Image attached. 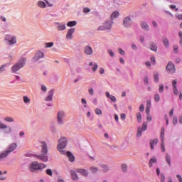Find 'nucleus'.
Instances as JSON below:
<instances>
[{"instance_id":"nucleus-1","label":"nucleus","mask_w":182,"mask_h":182,"mask_svg":"<svg viewBox=\"0 0 182 182\" xmlns=\"http://www.w3.org/2000/svg\"><path fill=\"white\" fill-rule=\"evenodd\" d=\"M41 154L34 155V157H36L37 160H41V161L46 163L48 161V144L45 141H41Z\"/></svg>"},{"instance_id":"nucleus-2","label":"nucleus","mask_w":182,"mask_h":182,"mask_svg":"<svg viewBox=\"0 0 182 182\" xmlns=\"http://www.w3.org/2000/svg\"><path fill=\"white\" fill-rule=\"evenodd\" d=\"M67 144L68 139H66V137H62L58 140L57 149L61 154H66V152L65 151V150H63V149L66 147Z\"/></svg>"},{"instance_id":"nucleus-3","label":"nucleus","mask_w":182,"mask_h":182,"mask_svg":"<svg viewBox=\"0 0 182 182\" xmlns=\"http://www.w3.org/2000/svg\"><path fill=\"white\" fill-rule=\"evenodd\" d=\"M26 63V58H21L12 67V72L13 73H16L18 70L22 69L23 67L25 66Z\"/></svg>"},{"instance_id":"nucleus-4","label":"nucleus","mask_w":182,"mask_h":182,"mask_svg":"<svg viewBox=\"0 0 182 182\" xmlns=\"http://www.w3.org/2000/svg\"><path fill=\"white\" fill-rule=\"evenodd\" d=\"M46 168V165L42 163L33 162L29 166L30 171L33 173L36 170H43Z\"/></svg>"},{"instance_id":"nucleus-5","label":"nucleus","mask_w":182,"mask_h":182,"mask_svg":"<svg viewBox=\"0 0 182 182\" xmlns=\"http://www.w3.org/2000/svg\"><path fill=\"white\" fill-rule=\"evenodd\" d=\"M113 25V21L109 20L104 23L103 26H100L98 28V31H110Z\"/></svg>"},{"instance_id":"nucleus-6","label":"nucleus","mask_w":182,"mask_h":182,"mask_svg":"<svg viewBox=\"0 0 182 182\" xmlns=\"http://www.w3.org/2000/svg\"><path fill=\"white\" fill-rule=\"evenodd\" d=\"M146 130H147V123L144 122L142 124V127H139L138 128L136 137H141V134H143V132H146Z\"/></svg>"},{"instance_id":"nucleus-7","label":"nucleus","mask_w":182,"mask_h":182,"mask_svg":"<svg viewBox=\"0 0 182 182\" xmlns=\"http://www.w3.org/2000/svg\"><path fill=\"white\" fill-rule=\"evenodd\" d=\"M133 23L132 18L129 16H127L124 18L123 25L125 28H130Z\"/></svg>"},{"instance_id":"nucleus-8","label":"nucleus","mask_w":182,"mask_h":182,"mask_svg":"<svg viewBox=\"0 0 182 182\" xmlns=\"http://www.w3.org/2000/svg\"><path fill=\"white\" fill-rule=\"evenodd\" d=\"M65 112L63 111H60L58 113V124H63V117H65Z\"/></svg>"},{"instance_id":"nucleus-9","label":"nucleus","mask_w":182,"mask_h":182,"mask_svg":"<svg viewBox=\"0 0 182 182\" xmlns=\"http://www.w3.org/2000/svg\"><path fill=\"white\" fill-rule=\"evenodd\" d=\"M73 33H75V28L68 29L66 34V39L68 41H72L73 39Z\"/></svg>"},{"instance_id":"nucleus-10","label":"nucleus","mask_w":182,"mask_h":182,"mask_svg":"<svg viewBox=\"0 0 182 182\" xmlns=\"http://www.w3.org/2000/svg\"><path fill=\"white\" fill-rule=\"evenodd\" d=\"M43 56H45V55L43 54V52L37 51L36 53L34 58H33V60L34 62H37V60H38L39 59H42V58H43Z\"/></svg>"},{"instance_id":"nucleus-11","label":"nucleus","mask_w":182,"mask_h":182,"mask_svg":"<svg viewBox=\"0 0 182 182\" xmlns=\"http://www.w3.org/2000/svg\"><path fill=\"white\" fill-rule=\"evenodd\" d=\"M166 70L168 73H174L176 72L174 64L169 63L166 66Z\"/></svg>"},{"instance_id":"nucleus-12","label":"nucleus","mask_w":182,"mask_h":182,"mask_svg":"<svg viewBox=\"0 0 182 182\" xmlns=\"http://www.w3.org/2000/svg\"><path fill=\"white\" fill-rule=\"evenodd\" d=\"M53 93H55V90L53 89L48 91V95L45 99L46 102H52V100H53Z\"/></svg>"},{"instance_id":"nucleus-13","label":"nucleus","mask_w":182,"mask_h":182,"mask_svg":"<svg viewBox=\"0 0 182 182\" xmlns=\"http://www.w3.org/2000/svg\"><path fill=\"white\" fill-rule=\"evenodd\" d=\"M0 129H5V133H11L12 132V129L10 127H8L7 124H4L0 121Z\"/></svg>"},{"instance_id":"nucleus-14","label":"nucleus","mask_w":182,"mask_h":182,"mask_svg":"<svg viewBox=\"0 0 182 182\" xmlns=\"http://www.w3.org/2000/svg\"><path fill=\"white\" fill-rule=\"evenodd\" d=\"M16 147H18V145L16 144V143H13L9 146L6 151L8 152L9 154L10 153H12V151H14L16 149Z\"/></svg>"},{"instance_id":"nucleus-15","label":"nucleus","mask_w":182,"mask_h":182,"mask_svg":"<svg viewBox=\"0 0 182 182\" xmlns=\"http://www.w3.org/2000/svg\"><path fill=\"white\" fill-rule=\"evenodd\" d=\"M57 31H65L66 24L63 23H55Z\"/></svg>"},{"instance_id":"nucleus-16","label":"nucleus","mask_w":182,"mask_h":182,"mask_svg":"<svg viewBox=\"0 0 182 182\" xmlns=\"http://www.w3.org/2000/svg\"><path fill=\"white\" fill-rule=\"evenodd\" d=\"M76 171L77 173L82 174V176H84V177H87V176H89V173L86 169L78 168Z\"/></svg>"},{"instance_id":"nucleus-17","label":"nucleus","mask_w":182,"mask_h":182,"mask_svg":"<svg viewBox=\"0 0 182 182\" xmlns=\"http://www.w3.org/2000/svg\"><path fill=\"white\" fill-rule=\"evenodd\" d=\"M84 52L85 55H92V53H93V49L92 48V47L87 46L84 49Z\"/></svg>"},{"instance_id":"nucleus-18","label":"nucleus","mask_w":182,"mask_h":182,"mask_svg":"<svg viewBox=\"0 0 182 182\" xmlns=\"http://www.w3.org/2000/svg\"><path fill=\"white\" fill-rule=\"evenodd\" d=\"M67 157L68 158L69 161L71 163H73L75 161V156H73V154L70 151H67Z\"/></svg>"},{"instance_id":"nucleus-19","label":"nucleus","mask_w":182,"mask_h":182,"mask_svg":"<svg viewBox=\"0 0 182 182\" xmlns=\"http://www.w3.org/2000/svg\"><path fill=\"white\" fill-rule=\"evenodd\" d=\"M102 168V173H108L109 170H110V168L109 167V165L102 164L100 166Z\"/></svg>"},{"instance_id":"nucleus-20","label":"nucleus","mask_w":182,"mask_h":182,"mask_svg":"<svg viewBox=\"0 0 182 182\" xmlns=\"http://www.w3.org/2000/svg\"><path fill=\"white\" fill-rule=\"evenodd\" d=\"M9 155V153L6 151V150L4 151L3 152L0 153V159H1V160H4V159H6Z\"/></svg>"},{"instance_id":"nucleus-21","label":"nucleus","mask_w":182,"mask_h":182,"mask_svg":"<svg viewBox=\"0 0 182 182\" xmlns=\"http://www.w3.org/2000/svg\"><path fill=\"white\" fill-rule=\"evenodd\" d=\"M70 174H71L73 180H75V181L79 180V176H77V174H76V172L75 171L71 170Z\"/></svg>"},{"instance_id":"nucleus-22","label":"nucleus","mask_w":182,"mask_h":182,"mask_svg":"<svg viewBox=\"0 0 182 182\" xmlns=\"http://www.w3.org/2000/svg\"><path fill=\"white\" fill-rule=\"evenodd\" d=\"M37 6H38L39 8L45 9V8H46V3H45V2L43 1H38L37 2Z\"/></svg>"},{"instance_id":"nucleus-23","label":"nucleus","mask_w":182,"mask_h":182,"mask_svg":"<svg viewBox=\"0 0 182 182\" xmlns=\"http://www.w3.org/2000/svg\"><path fill=\"white\" fill-rule=\"evenodd\" d=\"M157 143H159V140L156 139H154L153 141H151L150 146L151 150H154V146L157 145Z\"/></svg>"},{"instance_id":"nucleus-24","label":"nucleus","mask_w":182,"mask_h":182,"mask_svg":"<svg viewBox=\"0 0 182 182\" xmlns=\"http://www.w3.org/2000/svg\"><path fill=\"white\" fill-rule=\"evenodd\" d=\"M15 43H16V37L15 36H12L11 39L8 43H6V44L9 46L15 45Z\"/></svg>"},{"instance_id":"nucleus-25","label":"nucleus","mask_w":182,"mask_h":182,"mask_svg":"<svg viewBox=\"0 0 182 182\" xmlns=\"http://www.w3.org/2000/svg\"><path fill=\"white\" fill-rule=\"evenodd\" d=\"M77 24V22H76V21H68L67 23V26H68L69 28H73V26H76Z\"/></svg>"},{"instance_id":"nucleus-26","label":"nucleus","mask_w":182,"mask_h":182,"mask_svg":"<svg viewBox=\"0 0 182 182\" xmlns=\"http://www.w3.org/2000/svg\"><path fill=\"white\" fill-rule=\"evenodd\" d=\"M149 49L154 52H157V45L154 43H151L149 46Z\"/></svg>"},{"instance_id":"nucleus-27","label":"nucleus","mask_w":182,"mask_h":182,"mask_svg":"<svg viewBox=\"0 0 182 182\" xmlns=\"http://www.w3.org/2000/svg\"><path fill=\"white\" fill-rule=\"evenodd\" d=\"M89 66H93V68H92L93 72H96L97 70V68H99V66L97 65V63H94L92 62H90L89 63Z\"/></svg>"},{"instance_id":"nucleus-28","label":"nucleus","mask_w":182,"mask_h":182,"mask_svg":"<svg viewBox=\"0 0 182 182\" xmlns=\"http://www.w3.org/2000/svg\"><path fill=\"white\" fill-rule=\"evenodd\" d=\"M119 13L117 11H114L112 14H111V19H116V18H117L119 16Z\"/></svg>"},{"instance_id":"nucleus-29","label":"nucleus","mask_w":182,"mask_h":182,"mask_svg":"<svg viewBox=\"0 0 182 182\" xmlns=\"http://www.w3.org/2000/svg\"><path fill=\"white\" fill-rule=\"evenodd\" d=\"M154 163H157V159L154 156L149 160V167H153Z\"/></svg>"},{"instance_id":"nucleus-30","label":"nucleus","mask_w":182,"mask_h":182,"mask_svg":"<svg viewBox=\"0 0 182 182\" xmlns=\"http://www.w3.org/2000/svg\"><path fill=\"white\" fill-rule=\"evenodd\" d=\"M141 26L142 29H144V31H149V25L146 24V22H142L141 23Z\"/></svg>"},{"instance_id":"nucleus-31","label":"nucleus","mask_w":182,"mask_h":182,"mask_svg":"<svg viewBox=\"0 0 182 182\" xmlns=\"http://www.w3.org/2000/svg\"><path fill=\"white\" fill-rule=\"evenodd\" d=\"M162 41H163V43H164V46H165V48H168V45H169L168 39L167 38H166V37H164L162 38Z\"/></svg>"},{"instance_id":"nucleus-32","label":"nucleus","mask_w":182,"mask_h":182,"mask_svg":"<svg viewBox=\"0 0 182 182\" xmlns=\"http://www.w3.org/2000/svg\"><path fill=\"white\" fill-rule=\"evenodd\" d=\"M4 121L8 122L9 123H12V122H15V119L11 117H6L4 118Z\"/></svg>"},{"instance_id":"nucleus-33","label":"nucleus","mask_w":182,"mask_h":182,"mask_svg":"<svg viewBox=\"0 0 182 182\" xmlns=\"http://www.w3.org/2000/svg\"><path fill=\"white\" fill-rule=\"evenodd\" d=\"M166 160L168 166H171V158L170 157V155H168V154H166Z\"/></svg>"},{"instance_id":"nucleus-34","label":"nucleus","mask_w":182,"mask_h":182,"mask_svg":"<svg viewBox=\"0 0 182 182\" xmlns=\"http://www.w3.org/2000/svg\"><path fill=\"white\" fill-rule=\"evenodd\" d=\"M90 171L92 172L94 174L99 171V168L96 166H91L90 168Z\"/></svg>"},{"instance_id":"nucleus-35","label":"nucleus","mask_w":182,"mask_h":182,"mask_svg":"<svg viewBox=\"0 0 182 182\" xmlns=\"http://www.w3.org/2000/svg\"><path fill=\"white\" fill-rule=\"evenodd\" d=\"M23 99L24 103H26V105L31 103V99H29V97H28V96H24L23 97Z\"/></svg>"},{"instance_id":"nucleus-36","label":"nucleus","mask_w":182,"mask_h":182,"mask_svg":"<svg viewBox=\"0 0 182 182\" xmlns=\"http://www.w3.org/2000/svg\"><path fill=\"white\" fill-rule=\"evenodd\" d=\"M154 82H156V83H159V73H155L154 74Z\"/></svg>"},{"instance_id":"nucleus-37","label":"nucleus","mask_w":182,"mask_h":182,"mask_svg":"<svg viewBox=\"0 0 182 182\" xmlns=\"http://www.w3.org/2000/svg\"><path fill=\"white\" fill-rule=\"evenodd\" d=\"M160 137L161 139V141H164V127H162L161 129Z\"/></svg>"},{"instance_id":"nucleus-38","label":"nucleus","mask_w":182,"mask_h":182,"mask_svg":"<svg viewBox=\"0 0 182 182\" xmlns=\"http://www.w3.org/2000/svg\"><path fill=\"white\" fill-rule=\"evenodd\" d=\"M159 93H163L164 92V85H163V84L159 85Z\"/></svg>"},{"instance_id":"nucleus-39","label":"nucleus","mask_w":182,"mask_h":182,"mask_svg":"<svg viewBox=\"0 0 182 182\" xmlns=\"http://www.w3.org/2000/svg\"><path fill=\"white\" fill-rule=\"evenodd\" d=\"M121 168H122V171L124 172V173H126V171H127V165H126V164H122V166H121Z\"/></svg>"},{"instance_id":"nucleus-40","label":"nucleus","mask_w":182,"mask_h":182,"mask_svg":"<svg viewBox=\"0 0 182 182\" xmlns=\"http://www.w3.org/2000/svg\"><path fill=\"white\" fill-rule=\"evenodd\" d=\"M161 149L162 150V153H164V151H166V146H164V141H161Z\"/></svg>"},{"instance_id":"nucleus-41","label":"nucleus","mask_w":182,"mask_h":182,"mask_svg":"<svg viewBox=\"0 0 182 182\" xmlns=\"http://www.w3.org/2000/svg\"><path fill=\"white\" fill-rule=\"evenodd\" d=\"M4 39L6 42V43H7L8 42H9L12 39V36H11L10 35H6Z\"/></svg>"},{"instance_id":"nucleus-42","label":"nucleus","mask_w":182,"mask_h":182,"mask_svg":"<svg viewBox=\"0 0 182 182\" xmlns=\"http://www.w3.org/2000/svg\"><path fill=\"white\" fill-rule=\"evenodd\" d=\"M54 43L53 42H50V43H46L45 46L46 48H52L53 46Z\"/></svg>"},{"instance_id":"nucleus-43","label":"nucleus","mask_w":182,"mask_h":182,"mask_svg":"<svg viewBox=\"0 0 182 182\" xmlns=\"http://www.w3.org/2000/svg\"><path fill=\"white\" fill-rule=\"evenodd\" d=\"M154 100L155 102H159L160 100V95L159 94L154 95Z\"/></svg>"},{"instance_id":"nucleus-44","label":"nucleus","mask_w":182,"mask_h":182,"mask_svg":"<svg viewBox=\"0 0 182 182\" xmlns=\"http://www.w3.org/2000/svg\"><path fill=\"white\" fill-rule=\"evenodd\" d=\"M136 118H137V120L138 122H141V114L140 112H138L136 114Z\"/></svg>"},{"instance_id":"nucleus-45","label":"nucleus","mask_w":182,"mask_h":182,"mask_svg":"<svg viewBox=\"0 0 182 182\" xmlns=\"http://www.w3.org/2000/svg\"><path fill=\"white\" fill-rule=\"evenodd\" d=\"M161 182H166V176H164V173L161 174Z\"/></svg>"},{"instance_id":"nucleus-46","label":"nucleus","mask_w":182,"mask_h":182,"mask_svg":"<svg viewBox=\"0 0 182 182\" xmlns=\"http://www.w3.org/2000/svg\"><path fill=\"white\" fill-rule=\"evenodd\" d=\"M172 86L173 88L177 87V80H172Z\"/></svg>"},{"instance_id":"nucleus-47","label":"nucleus","mask_w":182,"mask_h":182,"mask_svg":"<svg viewBox=\"0 0 182 182\" xmlns=\"http://www.w3.org/2000/svg\"><path fill=\"white\" fill-rule=\"evenodd\" d=\"M46 174H48V176H52V175H53V172H52V170H51V169H47V170L46 171Z\"/></svg>"},{"instance_id":"nucleus-48","label":"nucleus","mask_w":182,"mask_h":182,"mask_svg":"<svg viewBox=\"0 0 182 182\" xmlns=\"http://www.w3.org/2000/svg\"><path fill=\"white\" fill-rule=\"evenodd\" d=\"M41 90H42V92H43L45 93V92H46V90H48V87H46L45 85H42Z\"/></svg>"},{"instance_id":"nucleus-49","label":"nucleus","mask_w":182,"mask_h":182,"mask_svg":"<svg viewBox=\"0 0 182 182\" xmlns=\"http://www.w3.org/2000/svg\"><path fill=\"white\" fill-rule=\"evenodd\" d=\"M88 92L91 96H93L95 95V91L93 90V88H89Z\"/></svg>"},{"instance_id":"nucleus-50","label":"nucleus","mask_w":182,"mask_h":182,"mask_svg":"<svg viewBox=\"0 0 182 182\" xmlns=\"http://www.w3.org/2000/svg\"><path fill=\"white\" fill-rule=\"evenodd\" d=\"M118 52H119V53H120V55H126V53L122 48H119Z\"/></svg>"},{"instance_id":"nucleus-51","label":"nucleus","mask_w":182,"mask_h":182,"mask_svg":"<svg viewBox=\"0 0 182 182\" xmlns=\"http://www.w3.org/2000/svg\"><path fill=\"white\" fill-rule=\"evenodd\" d=\"M177 123H178V120L177 119L176 117H174L173 118V124H177Z\"/></svg>"},{"instance_id":"nucleus-52","label":"nucleus","mask_w":182,"mask_h":182,"mask_svg":"<svg viewBox=\"0 0 182 182\" xmlns=\"http://www.w3.org/2000/svg\"><path fill=\"white\" fill-rule=\"evenodd\" d=\"M108 53L112 58H114V53L112 50H108Z\"/></svg>"},{"instance_id":"nucleus-53","label":"nucleus","mask_w":182,"mask_h":182,"mask_svg":"<svg viewBox=\"0 0 182 182\" xmlns=\"http://www.w3.org/2000/svg\"><path fill=\"white\" fill-rule=\"evenodd\" d=\"M83 12H84V14H87V13L90 12V9L85 7L83 9Z\"/></svg>"},{"instance_id":"nucleus-54","label":"nucleus","mask_w":182,"mask_h":182,"mask_svg":"<svg viewBox=\"0 0 182 182\" xmlns=\"http://www.w3.org/2000/svg\"><path fill=\"white\" fill-rule=\"evenodd\" d=\"M109 99L112 102H116V97H114V95H111V97H109Z\"/></svg>"},{"instance_id":"nucleus-55","label":"nucleus","mask_w":182,"mask_h":182,"mask_svg":"<svg viewBox=\"0 0 182 182\" xmlns=\"http://www.w3.org/2000/svg\"><path fill=\"white\" fill-rule=\"evenodd\" d=\"M173 52H174V53H177L178 52V46H173Z\"/></svg>"},{"instance_id":"nucleus-56","label":"nucleus","mask_w":182,"mask_h":182,"mask_svg":"<svg viewBox=\"0 0 182 182\" xmlns=\"http://www.w3.org/2000/svg\"><path fill=\"white\" fill-rule=\"evenodd\" d=\"M95 113H96V114H102V110L99 108H97L95 109Z\"/></svg>"},{"instance_id":"nucleus-57","label":"nucleus","mask_w":182,"mask_h":182,"mask_svg":"<svg viewBox=\"0 0 182 182\" xmlns=\"http://www.w3.org/2000/svg\"><path fill=\"white\" fill-rule=\"evenodd\" d=\"M173 93L176 96L178 95V90L177 89V87L173 88Z\"/></svg>"},{"instance_id":"nucleus-58","label":"nucleus","mask_w":182,"mask_h":182,"mask_svg":"<svg viewBox=\"0 0 182 182\" xmlns=\"http://www.w3.org/2000/svg\"><path fill=\"white\" fill-rule=\"evenodd\" d=\"M146 107H149V109L151 107V102L150 100L146 102Z\"/></svg>"},{"instance_id":"nucleus-59","label":"nucleus","mask_w":182,"mask_h":182,"mask_svg":"<svg viewBox=\"0 0 182 182\" xmlns=\"http://www.w3.org/2000/svg\"><path fill=\"white\" fill-rule=\"evenodd\" d=\"M2 171H0V180H6V177L2 176Z\"/></svg>"},{"instance_id":"nucleus-60","label":"nucleus","mask_w":182,"mask_h":182,"mask_svg":"<svg viewBox=\"0 0 182 182\" xmlns=\"http://www.w3.org/2000/svg\"><path fill=\"white\" fill-rule=\"evenodd\" d=\"M139 110H140V112H144V105H140Z\"/></svg>"},{"instance_id":"nucleus-61","label":"nucleus","mask_w":182,"mask_h":182,"mask_svg":"<svg viewBox=\"0 0 182 182\" xmlns=\"http://www.w3.org/2000/svg\"><path fill=\"white\" fill-rule=\"evenodd\" d=\"M121 119H122V120H125L126 119V114H124V113L121 114Z\"/></svg>"},{"instance_id":"nucleus-62","label":"nucleus","mask_w":182,"mask_h":182,"mask_svg":"<svg viewBox=\"0 0 182 182\" xmlns=\"http://www.w3.org/2000/svg\"><path fill=\"white\" fill-rule=\"evenodd\" d=\"M147 122H151V116L150 114H148L146 117Z\"/></svg>"},{"instance_id":"nucleus-63","label":"nucleus","mask_w":182,"mask_h":182,"mask_svg":"<svg viewBox=\"0 0 182 182\" xmlns=\"http://www.w3.org/2000/svg\"><path fill=\"white\" fill-rule=\"evenodd\" d=\"M177 19H179V21H182V14H179L176 16Z\"/></svg>"},{"instance_id":"nucleus-64","label":"nucleus","mask_w":182,"mask_h":182,"mask_svg":"<svg viewBox=\"0 0 182 182\" xmlns=\"http://www.w3.org/2000/svg\"><path fill=\"white\" fill-rule=\"evenodd\" d=\"M176 177H177V178H178L179 182H182V178H181V176H180V175H177V176H176Z\"/></svg>"}]
</instances>
